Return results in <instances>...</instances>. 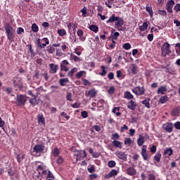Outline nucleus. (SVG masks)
<instances>
[{
  "mask_svg": "<svg viewBox=\"0 0 180 180\" xmlns=\"http://www.w3.org/2000/svg\"><path fill=\"white\" fill-rule=\"evenodd\" d=\"M5 30H6V34H7L8 40H10V41H13V40L15 39V31L13 29V27H12L11 24L7 23L5 25Z\"/></svg>",
  "mask_w": 180,
  "mask_h": 180,
  "instance_id": "f257e3e1",
  "label": "nucleus"
},
{
  "mask_svg": "<svg viewBox=\"0 0 180 180\" xmlns=\"http://www.w3.org/2000/svg\"><path fill=\"white\" fill-rule=\"evenodd\" d=\"M37 172L33 174V179L35 180H44V178H46V170H43V167L39 166Z\"/></svg>",
  "mask_w": 180,
  "mask_h": 180,
  "instance_id": "f03ea898",
  "label": "nucleus"
},
{
  "mask_svg": "<svg viewBox=\"0 0 180 180\" xmlns=\"http://www.w3.org/2000/svg\"><path fill=\"white\" fill-rule=\"evenodd\" d=\"M43 151H44V146L37 144L35 145L32 150H31V154L34 155V157H40Z\"/></svg>",
  "mask_w": 180,
  "mask_h": 180,
  "instance_id": "7ed1b4c3",
  "label": "nucleus"
},
{
  "mask_svg": "<svg viewBox=\"0 0 180 180\" xmlns=\"http://www.w3.org/2000/svg\"><path fill=\"white\" fill-rule=\"evenodd\" d=\"M27 102V97L23 94L17 95L15 103L17 106H25Z\"/></svg>",
  "mask_w": 180,
  "mask_h": 180,
  "instance_id": "20e7f679",
  "label": "nucleus"
},
{
  "mask_svg": "<svg viewBox=\"0 0 180 180\" xmlns=\"http://www.w3.org/2000/svg\"><path fill=\"white\" fill-rule=\"evenodd\" d=\"M170 45L168 44V42L165 43L162 48V57H166L167 54L171 53V49H169Z\"/></svg>",
  "mask_w": 180,
  "mask_h": 180,
  "instance_id": "39448f33",
  "label": "nucleus"
},
{
  "mask_svg": "<svg viewBox=\"0 0 180 180\" xmlns=\"http://www.w3.org/2000/svg\"><path fill=\"white\" fill-rule=\"evenodd\" d=\"M141 155H142L144 161H148V160H150V156L148 155V153L147 152V146L143 145L142 146Z\"/></svg>",
  "mask_w": 180,
  "mask_h": 180,
  "instance_id": "423d86ee",
  "label": "nucleus"
},
{
  "mask_svg": "<svg viewBox=\"0 0 180 180\" xmlns=\"http://www.w3.org/2000/svg\"><path fill=\"white\" fill-rule=\"evenodd\" d=\"M132 92L136 95V96H141L146 93V89L144 87L136 86L132 89Z\"/></svg>",
  "mask_w": 180,
  "mask_h": 180,
  "instance_id": "0eeeda50",
  "label": "nucleus"
},
{
  "mask_svg": "<svg viewBox=\"0 0 180 180\" xmlns=\"http://www.w3.org/2000/svg\"><path fill=\"white\" fill-rule=\"evenodd\" d=\"M174 5H175V1L170 0L168 1L166 4V9L169 13H172L174 11H172V8H174Z\"/></svg>",
  "mask_w": 180,
  "mask_h": 180,
  "instance_id": "6e6552de",
  "label": "nucleus"
},
{
  "mask_svg": "<svg viewBox=\"0 0 180 180\" xmlns=\"http://www.w3.org/2000/svg\"><path fill=\"white\" fill-rule=\"evenodd\" d=\"M163 129L167 133H172V130L174 129V125L172 122H167L163 125Z\"/></svg>",
  "mask_w": 180,
  "mask_h": 180,
  "instance_id": "1a4fd4ad",
  "label": "nucleus"
},
{
  "mask_svg": "<svg viewBox=\"0 0 180 180\" xmlns=\"http://www.w3.org/2000/svg\"><path fill=\"white\" fill-rule=\"evenodd\" d=\"M97 94L98 91H96V89H91L86 92V96H89V98H95Z\"/></svg>",
  "mask_w": 180,
  "mask_h": 180,
  "instance_id": "9d476101",
  "label": "nucleus"
},
{
  "mask_svg": "<svg viewBox=\"0 0 180 180\" xmlns=\"http://www.w3.org/2000/svg\"><path fill=\"white\" fill-rule=\"evenodd\" d=\"M115 155L120 160H122L123 161H126V160H127V155H126V153H124V152L117 151V152H115Z\"/></svg>",
  "mask_w": 180,
  "mask_h": 180,
  "instance_id": "9b49d317",
  "label": "nucleus"
},
{
  "mask_svg": "<svg viewBox=\"0 0 180 180\" xmlns=\"http://www.w3.org/2000/svg\"><path fill=\"white\" fill-rule=\"evenodd\" d=\"M37 45L39 49H44L46 47V38L43 39H38Z\"/></svg>",
  "mask_w": 180,
  "mask_h": 180,
  "instance_id": "f8f14e48",
  "label": "nucleus"
},
{
  "mask_svg": "<svg viewBox=\"0 0 180 180\" xmlns=\"http://www.w3.org/2000/svg\"><path fill=\"white\" fill-rule=\"evenodd\" d=\"M117 175V170L112 169L108 174L105 176V179H110V178H112V176H116Z\"/></svg>",
  "mask_w": 180,
  "mask_h": 180,
  "instance_id": "ddd939ff",
  "label": "nucleus"
},
{
  "mask_svg": "<svg viewBox=\"0 0 180 180\" xmlns=\"http://www.w3.org/2000/svg\"><path fill=\"white\" fill-rule=\"evenodd\" d=\"M127 174L131 176H133L137 174V171L136 169H134V167H130L127 169Z\"/></svg>",
  "mask_w": 180,
  "mask_h": 180,
  "instance_id": "4468645a",
  "label": "nucleus"
},
{
  "mask_svg": "<svg viewBox=\"0 0 180 180\" xmlns=\"http://www.w3.org/2000/svg\"><path fill=\"white\" fill-rule=\"evenodd\" d=\"M137 103L133 100H131L128 102L127 108L131 110H135Z\"/></svg>",
  "mask_w": 180,
  "mask_h": 180,
  "instance_id": "2eb2a0df",
  "label": "nucleus"
},
{
  "mask_svg": "<svg viewBox=\"0 0 180 180\" xmlns=\"http://www.w3.org/2000/svg\"><path fill=\"white\" fill-rule=\"evenodd\" d=\"M50 67V73L51 74H56L57 72V70H58V65H54L53 63H51L49 65Z\"/></svg>",
  "mask_w": 180,
  "mask_h": 180,
  "instance_id": "dca6fc26",
  "label": "nucleus"
},
{
  "mask_svg": "<svg viewBox=\"0 0 180 180\" xmlns=\"http://www.w3.org/2000/svg\"><path fill=\"white\" fill-rule=\"evenodd\" d=\"M123 25H124V20L120 17H118V20H117L115 22V26L117 27H122Z\"/></svg>",
  "mask_w": 180,
  "mask_h": 180,
  "instance_id": "f3484780",
  "label": "nucleus"
},
{
  "mask_svg": "<svg viewBox=\"0 0 180 180\" xmlns=\"http://www.w3.org/2000/svg\"><path fill=\"white\" fill-rule=\"evenodd\" d=\"M77 34L81 41H85V40H86V37H84V31H82V30H78Z\"/></svg>",
  "mask_w": 180,
  "mask_h": 180,
  "instance_id": "a211bd4d",
  "label": "nucleus"
},
{
  "mask_svg": "<svg viewBox=\"0 0 180 180\" xmlns=\"http://www.w3.org/2000/svg\"><path fill=\"white\" fill-rule=\"evenodd\" d=\"M124 98L128 101H130L131 99H134V96H133L130 91H127L124 93Z\"/></svg>",
  "mask_w": 180,
  "mask_h": 180,
  "instance_id": "6ab92c4d",
  "label": "nucleus"
},
{
  "mask_svg": "<svg viewBox=\"0 0 180 180\" xmlns=\"http://www.w3.org/2000/svg\"><path fill=\"white\" fill-rule=\"evenodd\" d=\"M119 20V17L116 16V15L112 14L110 18L107 20V23H113Z\"/></svg>",
  "mask_w": 180,
  "mask_h": 180,
  "instance_id": "aec40b11",
  "label": "nucleus"
},
{
  "mask_svg": "<svg viewBox=\"0 0 180 180\" xmlns=\"http://www.w3.org/2000/svg\"><path fill=\"white\" fill-rule=\"evenodd\" d=\"M112 146H114V147H115L116 148H120L122 149V147H123V145L122 143V142L117 141V140H115L112 142Z\"/></svg>",
  "mask_w": 180,
  "mask_h": 180,
  "instance_id": "412c9836",
  "label": "nucleus"
},
{
  "mask_svg": "<svg viewBox=\"0 0 180 180\" xmlns=\"http://www.w3.org/2000/svg\"><path fill=\"white\" fill-rule=\"evenodd\" d=\"M180 114V107H176L172 110V116H179Z\"/></svg>",
  "mask_w": 180,
  "mask_h": 180,
  "instance_id": "4be33fe9",
  "label": "nucleus"
},
{
  "mask_svg": "<svg viewBox=\"0 0 180 180\" xmlns=\"http://www.w3.org/2000/svg\"><path fill=\"white\" fill-rule=\"evenodd\" d=\"M37 119H38V123H39V124H44V122L46 120L43 116V114H39L37 116Z\"/></svg>",
  "mask_w": 180,
  "mask_h": 180,
  "instance_id": "5701e85b",
  "label": "nucleus"
},
{
  "mask_svg": "<svg viewBox=\"0 0 180 180\" xmlns=\"http://www.w3.org/2000/svg\"><path fill=\"white\" fill-rule=\"evenodd\" d=\"M165 155H168V157H171L172 154H174V150H172V148H169L164 151Z\"/></svg>",
  "mask_w": 180,
  "mask_h": 180,
  "instance_id": "b1692460",
  "label": "nucleus"
},
{
  "mask_svg": "<svg viewBox=\"0 0 180 180\" xmlns=\"http://www.w3.org/2000/svg\"><path fill=\"white\" fill-rule=\"evenodd\" d=\"M148 28V24L147 22H144L141 26L139 27L140 32H146V30Z\"/></svg>",
  "mask_w": 180,
  "mask_h": 180,
  "instance_id": "393cba45",
  "label": "nucleus"
},
{
  "mask_svg": "<svg viewBox=\"0 0 180 180\" xmlns=\"http://www.w3.org/2000/svg\"><path fill=\"white\" fill-rule=\"evenodd\" d=\"M137 144L139 147H141L144 144V136L140 135L139 138L137 139Z\"/></svg>",
  "mask_w": 180,
  "mask_h": 180,
  "instance_id": "a878e982",
  "label": "nucleus"
},
{
  "mask_svg": "<svg viewBox=\"0 0 180 180\" xmlns=\"http://www.w3.org/2000/svg\"><path fill=\"white\" fill-rule=\"evenodd\" d=\"M142 105H144L147 109H150V98H147L141 102Z\"/></svg>",
  "mask_w": 180,
  "mask_h": 180,
  "instance_id": "bb28decb",
  "label": "nucleus"
},
{
  "mask_svg": "<svg viewBox=\"0 0 180 180\" xmlns=\"http://www.w3.org/2000/svg\"><path fill=\"white\" fill-rule=\"evenodd\" d=\"M57 33L60 37H63V36L67 35V31H65V29H59L57 31Z\"/></svg>",
  "mask_w": 180,
  "mask_h": 180,
  "instance_id": "cd10ccee",
  "label": "nucleus"
},
{
  "mask_svg": "<svg viewBox=\"0 0 180 180\" xmlns=\"http://www.w3.org/2000/svg\"><path fill=\"white\" fill-rule=\"evenodd\" d=\"M68 78H64L59 79V84L61 86H65V84L68 82Z\"/></svg>",
  "mask_w": 180,
  "mask_h": 180,
  "instance_id": "c85d7f7f",
  "label": "nucleus"
},
{
  "mask_svg": "<svg viewBox=\"0 0 180 180\" xmlns=\"http://www.w3.org/2000/svg\"><path fill=\"white\" fill-rule=\"evenodd\" d=\"M120 110V107H115L112 109V113H115L116 116H120L122 113L119 112Z\"/></svg>",
  "mask_w": 180,
  "mask_h": 180,
  "instance_id": "c756f323",
  "label": "nucleus"
},
{
  "mask_svg": "<svg viewBox=\"0 0 180 180\" xmlns=\"http://www.w3.org/2000/svg\"><path fill=\"white\" fill-rule=\"evenodd\" d=\"M77 71H78V68H72L70 71L68 72V77H72V76L74 75V73L77 72Z\"/></svg>",
  "mask_w": 180,
  "mask_h": 180,
  "instance_id": "7c9ffc66",
  "label": "nucleus"
},
{
  "mask_svg": "<svg viewBox=\"0 0 180 180\" xmlns=\"http://www.w3.org/2000/svg\"><path fill=\"white\" fill-rule=\"evenodd\" d=\"M146 12H148L150 16L153 18V15H154V13L153 12V8L149 6H146Z\"/></svg>",
  "mask_w": 180,
  "mask_h": 180,
  "instance_id": "2f4dec72",
  "label": "nucleus"
},
{
  "mask_svg": "<svg viewBox=\"0 0 180 180\" xmlns=\"http://www.w3.org/2000/svg\"><path fill=\"white\" fill-rule=\"evenodd\" d=\"M168 96H163L162 97H160L159 102L160 103H166V102H168Z\"/></svg>",
  "mask_w": 180,
  "mask_h": 180,
  "instance_id": "473e14b6",
  "label": "nucleus"
},
{
  "mask_svg": "<svg viewBox=\"0 0 180 180\" xmlns=\"http://www.w3.org/2000/svg\"><path fill=\"white\" fill-rule=\"evenodd\" d=\"M138 70H139V68L137 67V65L133 64L131 67V71L132 72V74H137L138 72Z\"/></svg>",
  "mask_w": 180,
  "mask_h": 180,
  "instance_id": "72a5a7b5",
  "label": "nucleus"
},
{
  "mask_svg": "<svg viewBox=\"0 0 180 180\" xmlns=\"http://www.w3.org/2000/svg\"><path fill=\"white\" fill-rule=\"evenodd\" d=\"M161 157H162L161 153L158 152L156 155L154 156L155 161H157V162H160V161H161Z\"/></svg>",
  "mask_w": 180,
  "mask_h": 180,
  "instance_id": "f704fd0d",
  "label": "nucleus"
},
{
  "mask_svg": "<svg viewBox=\"0 0 180 180\" xmlns=\"http://www.w3.org/2000/svg\"><path fill=\"white\" fill-rule=\"evenodd\" d=\"M46 51H49L50 54H53L56 51V49L51 45L46 47Z\"/></svg>",
  "mask_w": 180,
  "mask_h": 180,
  "instance_id": "c9c22d12",
  "label": "nucleus"
},
{
  "mask_svg": "<svg viewBox=\"0 0 180 180\" xmlns=\"http://www.w3.org/2000/svg\"><path fill=\"white\" fill-rule=\"evenodd\" d=\"M167 87L166 86H160L158 89V94H161V95H164V92H166Z\"/></svg>",
  "mask_w": 180,
  "mask_h": 180,
  "instance_id": "e433bc0d",
  "label": "nucleus"
},
{
  "mask_svg": "<svg viewBox=\"0 0 180 180\" xmlns=\"http://www.w3.org/2000/svg\"><path fill=\"white\" fill-rule=\"evenodd\" d=\"M30 103L32 105V106H36L37 105V100L36 99V96H34L33 98H30Z\"/></svg>",
  "mask_w": 180,
  "mask_h": 180,
  "instance_id": "4c0bfd02",
  "label": "nucleus"
},
{
  "mask_svg": "<svg viewBox=\"0 0 180 180\" xmlns=\"http://www.w3.org/2000/svg\"><path fill=\"white\" fill-rule=\"evenodd\" d=\"M101 69L103 70L101 72H100L98 75H101V77H105L106 74H108V72L105 70L106 67L105 65L101 66Z\"/></svg>",
  "mask_w": 180,
  "mask_h": 180,
  "instance_id": "58836bf2",
  "label": "nucleus"
},
{
  "mask_svg": "<svg viewBox=\"0 0 180 180\" xmlns=\"http://www.w3.org/2000/svg\"><path fill=\"white\" fill-rule=\"evenodd\" d=\"M16 174V171L13 170L12 168H9L8 169V176H15Z\"/></svg>",
  "mask_w": 180,
  "mask_h": 180,
  "instance_id": "ea45409f",
  "label": "nucleus"
},
{
  "mask_svg": "<svg viewBox=\"0 0 180 180\" xmlns=\"http://www.w3.org/2000/svg\"><path fill=\"white\" fill-rule=\"evenodd\" d=\"M133 144V140L130 138H127L124 140V145L125 146H131Z\"/></svg>",
  "mask_w": 180,
  "mask_h": 180,
  "instance_id": "a19ab883",
  "label": "nucleus"
},
{
  "mask_svg": "<svg viewBox=\"0 0 180 180\" xmlns=\"http://www.w3.org/2000/svg\"><path fill=\"white\" fill-rule=\"evenodd\" d=\"M63 162H64V158H63V156H58V158L56 159V163L58 165H61V164H63Z\"/></svg>",
  "mask_w": 180,
  "mask_h": 180,
  "instance_id": "79ce46f5",
  "label": "nucleus"
},
{
  "mask_svg": "<svg viewBox=\"0 0 180 180\" xmlns=\"http://www.w3.org/2000/svg\"><path fill=\"white\" fill-rule=\"evenodd\" d=\"M85 74H86V72L82 70L76 74V78H77V79H79V78H81Z\"/></svg>",
  "mask_w": 180,
  "mask_h": 180,
  "instance_id": "37998d69",
  "label": "nucleus"
},
{
  "mask_svg": "<svg viewBox=\"0 0 180 180\" xmlns=\"http://www.w3.org/2000/svg\"><path fill=\"white\" fill-rule=\"evenodd\" d=\"M70 60H74L75 63H77V61H81V58L74 54L70 55Z\"/></svg>",
  "mask_w": 180,
  "mask_h": 180,
  "instance_id": "c03bdc74",
  "label": "nucleus"
},
{
  "mask_svg": "<svg viewBox=\"0 0 180 180\" xmlns=\"http://www.w3.org/2000/svg\"><path fill=\"white\" fill-rule=\"evenodd\" d=\"M90 30H92V32H94V33H98V27L96 25H90L89 26Z\"/></svg>",
  "mask_w": 180,
  "mask_h": 180,
  "instance_id": "a18cd8bd",
  "label": "nucleus"
},
{
  "mask_svg": "<svg viewBox=\"0 0 180 180\" xmlns=\"http://www.w3.org/2000/svg\"><path fill=\"white\" fill-rule=\"evenodd\" d=\"M108 165L110 168H113L114 167H116V162H115V160H110L108 162Z\"/></svg>",
  "mask_w": 180,
  "mask_h": 180,
  "instance_id": "49530a36",
  "label": "nucleus"
},
{
  "mask_svg": "<svg viewBox=\"0 0 180 180\" xmlns=\"http://www.w3.org/2000/svg\"><path fill=\"white\" fill-rule=\"evenodd\" d=\"M122 48L124 50H130L131 49V45L130 44V43H125L123 44Z\"/></svg>",
  "mask_w": 180,
  "mask_h": 180,
  "instance_id": "de8ad7c7",
  "label": "nucleus"
},
{
  "mask_svg": "<svg viewBox=\"0 0 180 180\" xmlns=\"http://www.w3.org/2000/svg\"><path fill=\"white\" fill-rule=\"evenodd\" d=\"M120 139V136L117 133H115L112 134L111 139L112 140H119Z\"/></svg>",
  "mask_w": 180,
  "mask_h": 180,
  "instance_id": "09e8293b",
  "label": "nucleus"
},
{
  "mask_svg": "<svg viewBox=\"0 0 180 180\" xmlns=\"http://www.w3.org/2000/svg\"><path fill=\"white\" fill-rule=\"evenodd\" d=\"M53 157H58L60 155V149L56 148L53 151Z\"/></svg>",
  "mask_w": 180,
  "mask_h": 180,
  "instance_id": "8fccbe9b",
  "label": "nucleus"
},
{
  "mask_svg": "<svg viewBox=\"0 0 180 180\" xmlns=\"http://www.w3.org/2000/svg\"><path fill=\"white\" fill-rule=\"evenodd\" d=\"M32 32H34V33L39 32V26H37L36 23H33L32 25Z\"/></svg>",
  "mask_w": 180,
  "mask_h": 180,
  "instance_id": "3c124183",
  "label": "nucleus"
},
{
  "mask_svg": "<svg viewBox=\"0 0 180 180\" xmlns=\"http://www.w3.org/2000/svg\"><path fill=\"white\" fill-rule=\"evenodd\" d=\"M120 36V33L118 32H114V34L112 36V40H117V38Z\"/></svg>",
  "mask_w": 180,
  "mask_h": 180,
  "instance_id": "603ef678",
  "label": "nucleus"
},
{
  "mask_svg": "<svg viewBox=\"0 0 180 180\" xmlns=\"http://www.w3.org/2000/svg\"><path fill=\"white\" fill-rule=\"evenodd\" d=\"M102 127L99 125H94L92 127V130H95L96 131H101Z\"/></svg>",
  "mask_w": 180,
  "mask_h": 180,
  "instance_id": "864d4df0",
  "label": "nucleus"
},
{
  "mask_svg": "<svg viewBox=\"0 0 180 180\" xmlns=\"http://www.w3.org/2000/svg\"><path fill=\"white\" fill-rule=\"evenodd\" d=\"M28 49H29V51L31 53V56H32L33 57H34V51L33 50V49L32 48V44H28L27 45Z\"/></svg>",
  "mask_w": 180,
  "mask_h": 180,
  "instance_id": "5fc2aeb1",
  "label": "nucleus"
},
{
  "mask_svg": "<svg viewBox=\"0 0 180 180\" xmlns=\"http://www.w3.org/2000/svg\"><path fill=\"white\" fill-rule=\"evenodd\" d=\"M116 90V89H115V86H111L110 87V89L108 90V93L110 95H113V94H115V91Z\"/></svg>",
  "mask_w": 180,
  "mask_h": 180,
  "instance_id": "6e6d98bb",
  "label": "nucleus"
},
{
  "mask_svg": "<svg viewBox=\"0 0 180 180\" xmlns=\"http://www.w3.org/2000/svg\"><path fill=\"white\" fill-rule=\"evenodd\" d=\"M22 33H25V29L21 27L17 28V34H22Z\"/></svg>",
  "mask_w": 180,
  "mask_h": 180,
  "instance_id": "4d7b16f0",
  "label": "nucleus"
},
{
  "mask_svg": "<svg viewBox=\"0 0 180 180\" xmlns=\"http://www.w3.org/2000/svg\"><path fill=\"white\" fill-rule=\"evenodd\" d=\"M60 71H65L67 72L68 71V68L65 65L60 64Z\"/></svg>",
  "mask_w": 180,
  "mask_h": 180,
  "instance_id": "13d9d810",
  "label": "nucleus"
},
{
  "mask_svg": "<svg viewBox=\"0 0 180 180\" xmlns=\"http://www.w3.org/2000/svg\"><path fill=\"white\" fill-rule=\"evenodd\" d=\"M103 105H105V100L100 99V100L98 101V105L100 108H102L103 106Z\"/></svg>",
  "mask_w": 180,
  "mask_h": 180,
  "instance_id": "bf43d9fd",
  "label": "nucleus"
},
{
  "mask_svg": "<svg viewBox=\"0 0 180 180\" xmlns=\"http://www.w3.org/2000/svg\"><path fill=\"white\" fill-rule=\"evenodd\" d=\"M49 178L52 179H55L54 174H53V173H51V172H50V171L48 172L46 179H49Z\"/></svg>",
  "mask_w": 180,
  "mask_h": 180,
  "instance_id": "052dcab7",
  "label": "nucleus"
},
{
  "mask_svg": "<svg viewBox=\"0 0 180 180\" xmlns=\"http://www.w3.org/2000/svg\"><path fill=\"white\" fill-rule=\"evenodd\" d=\"M174 11H175L176 13H178V12H180V4H177L176 5L174 6Z\"/></svg>",
  "mask_w": 180,
  "mask_h": 180,
  "instance_id": "680f3d73",
  "label": "nucleus"
},
{
  "mask_svg": "<svg viewBox=\"0 0 180 180\" xmlns=\"http://www.w3.org/2000/svg\"><path fill=\"white\" fill-rule=\"evenodd\" d=\"M117 78H124V75L122 74V71L117 70Z\"/></svg>",
  "mask_w": 180,
  "mask_h": 180,
  "instance_id": "e2e57ef3",
  "label": "nucleus"
},
{
  "mask_svg": "<svg viewBox=\"0 0 180 180\" xmlns=\"http://www.w3.org/2000/svg\"><path fill=\"white\" fill-rule=\"evenodd\" d=\"M82 82H83V85H84L85 86H87V85H89L91 84V82L86 79H83Z\"/></svg>",
  "mask_w": 180,
  "mask_h": 180,
  "instance_id": "0e129e2a",
  "label": "nucleus"
},
{
  "mask_svg": "<svg viewBox=\"0 0 180 180\" xmlns=\"http://www.w3.org/2000/svg\"><path fill=\"white\" fill-rule=\"evenodd\" d=\"M96 178H98V174H93L89 175V180H94V179H96Z\"/></svg>",
  "mask_w": 180,
  "mask_h": 180,
  "instance_id": "69168bd1",
  "label": "nucleus"
},
{
  "mask_svg": "<svg viewBox=\"0 0 180 180\" xmlns=\"http://www.w3.org/2000/svg\"><path fill=\"white\" fill-rule=\"evenodd\" d=\"M174 127H175V129H176V130H180V122L178 121L175 122Z\"/></svg>",
  "mask_w": 180,
  "mask_h": 180,
  "instance_id": "338daca9",
  "label": "nucleus"
},
{
  "mask_svg": "<svg viewBox=\"0 0 180 180\" xmlns=\"http://www.w3.org/2000/svg\"><path fill=\"white\" fill-rule=\"evenodd\" d=\"M82 117H83V119H86V117H88V112L82 111Z\"/></svg>",
  "mask_w": 180,
  "mask_h": 180,
  "instance_id": "774afa93",
  "label": "nucleus"
}]
</instances>
